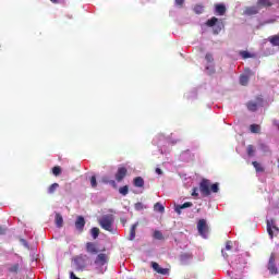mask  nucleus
Here are the masks:
<instances>
[{"label": "nucleus", "mask_w": 279, "mask_h": 279, "mask_svg": "<svg viewBox=\"0 0 279 279\" xmlns=\"http://www.w3.org/2000/svg\"><path fill=\"white\" fill-rule=\"evenodd\" d=\"M98 223L102 230H106L107 232H114V229L112 226H114V215L108 214L104 215L99 220Z\"/></svg>", "instance_id": "f257e3e1"}, {"label": "nucleus", "mask_w": 279, "mask_h": 279, "mask_svg": "<svg viewBox=\"0 0 279 279\" xmlns=\"http://www.w3.org/2000/svg\"><path fill=\"white\" fill-rule=\"evenodd\" d=\"M206 26L214 27L213 32L216 35L219 34L221 32V29H223V27H225L223 22L219 21V19H217L215 16L206 22Z\"/></svg>", "instance_id": "f03ea898"}, {"label": "nucleus", "mask_w": 279, "mask_h": 279, "mask_svg": "<svg viewBox=\"0 0 279 279\" xmlns=\"http://www.w3.org/2000/svg\"><path fill=\"white\" fill-rule=\"evenodd\" d=\"M256 101L254 100H250L248 102H246V108L250 112H256V110H258V107H263L264 104V99L263 96H257Z\"/></svg>", "instance_id": "7ed1b4c3"}, {"label": "nucleus", "mask_w": 279, "mask_h": 279, "mask_svg": "<svg viewBox=\"0 0 279 279\" xmlns=\"http://www.w3.org/2000/svg\"><path fill=\"white\" fill-rule=\"evenodd\" d=\"M199 191L204 197L210 195V181L208 179H203L199 183Z\"/></svg>", "instance_id": "20e7f679"}, {"label": "nucleus", "mask_w": 279, "mask_h": 279, "mask_svg": "<svg viewBox=\"0 0 279 279\" xmlns=\"http://www.w3.org/2000/svg\"><path fill=\"white\" fill-rule=\"evenodd\" d=\"M110 260V256L106 253H100L96 256L95 259V265H97L98 267H104V265H108Z\"/></svg>", "instance_id": "39448f33"}, {"label": "nucleus", "mask_w": 279, "mask_h": 279, "mask_svg": "<svg viewBox=\"0 0 279 279\" xmlns=\"http://www.w3.org/2000/svg\"><path fill=\"white\" fill-rule=\"evenodd\" d=\"M254 73H252V70L250 68L245 69V74L240 75V84L241 86H247L250 84V77H252Z\"/></svg>", "instance_id": "423d86ee"}, {"label": "nucleus", "mask_w": 279, "mask_h": 279, "mask_svg": "<svg viewBox=\"0 0 279 279\" xmlns=\"http://www.w3.org/2000/svg\"><path fill=\"white\" fill-rule=\"evenodd\" d=\"M267 232L270 239H274V236H277V234H279V229L274 225V220L267 221Z\"/></svg>", "instance_id": "0eeeda50"}, {"label": "nucleus", "mask_w": 279, "mask_h": 279, "mask_svg": "<svg viewBox=\"0 0 279 279\" xmlns=\"http://www.w3.org/2000/svg\"><path fill=\"white\" fill-rule=\"evenodd\" d=\"M197 230L201 236L206 238V234L208 233V225H206V221L204 219H201L197 223Z\"/></svg>", "instance_id": "6e6552de"}, {"label": "nucleus", "mask_w": 279, "mask_h": 279, "mask_svg": "<svg viewBox=\"0 0 279 279\" xmlns=\"http://www.w3.org/2000/svg\"><path fill=\"white\" fill-rule=\"evenodd\" d=\"M260 9H258L257 5L253 7H246L243 11L244 16H256V14H259Z\"/></svg>", "instance_id": "1a4fd4ad"}, {"label": "nucleus", "mask_w": 279, "mask_h": 279, "mask_svg": "<svg viewBox=\"0 0 279 279\" xmlns=\"http://www.w3.org/2000/svg\"><path fill=\"white\" fill-rule=\"evenodd\" d=\"M151 268L156 274H160V276H168L169 269L168 268H162L160 265L156 262H151Z\"/></svg>", "instance_id": "9d476101"}, {"label": "nucleus", "mask_w": 279, "mask_h": 279, "mask_svg": "<svg viewBox=\"0 0 279 279\" xmlns=\"http://www.w3.org/2000/svg\"><path fill=\"white\" fill-rule=\"evenodd\" d=\"M125 175H128V168L125 167L118 168V171L116 173L117 182H123V180L125 179Z\"/></svg>", "instance_id": "9b49d317"}, {"label": "nucleus", "mask_w": 279, "mask_h": 279, "mask_svg": "<svg viewBox=\"0 0 279 279\" xmlns=\"http://www.w3.org/2000/svg\"><path fill=\"white\" fill-rule=\"evenodd\" d=\"M84 226H86V220L84 216H78L75 221V228L78 232H84Z\"/></svg>", "instance_id": "f8f14e48"}, {"label": "nucleus", "mask_w": 279, "mask_h": 279, "mask_svg": "<svg viewBox=\"0 0 279 279\" xmlns=\"http://www.w3.org/2000/svg\"><path fill=\"white\" fill-rule=\"evenodd\" d=\"M86 252L88 254H98L99 250L97 248V244H95L94 242H87L86 243Z\"/></svg>", "instance_id": "ddd939ff"}, {"label": "nucleus", "mask_w": 279, "mask_h": 279, "mask_svg": "<svg viewBox=\"0 0 279 279\" xmlns=\"http://www.w3.org/2000/svg\"><path fill=\"white\" fill-rule=\"evenodd\" d=\"M74 263H75L77 269H85L86 268V259H84V256L75 257Z\"/></svg>", "instance_id": "4468645a"}, {"label": "nucleus", "mask_w": 279, "mask_h": 279, "mask_svg": "<svg viewBox=\"0 0 279 279\" xmlns=\"http://www.w3.org/2000/svg\"><path fill=\"white\" fill-rule=\"evenodd\" d=\"M271 5H274V2L270 0H257L256 2L258 10H263V8H271Z\"/></svg>", "instance_id": "2eb2a0df"}, {"label": "nucleus", "mask_w": 279, "mask_h": 279, "mask_svg": "<svg viewBox=\"0 0 279 279\" xmlns=\"http://www.w3.org/2000/svg\"><path fill=\"white\" fill-rule=\"evenodd\" d=\"M193 206V203L191 202H186L182 205H177L174 210L175 213H178L179 215H182V210H184V208H191Z\"/></svg>", "instance_id": "dca6fc26"}, {"label": "nucleus", "mask_w": 279, "mask_h": 279, "mask_svg": "<svg viewBox=\"0 0 279 279\" xmlns=\"http://www.w3.org/2000/svg\"><path fill=\"white\" fill-rule=\"evenodd\" d=\"M136 228H138V222L132 225L130 229L129 241H134V239H136Z\"/></svg>", "instance_id": "f3484780"}, {"label": "nucleus", "mask_w": 279, "mask_h": 279, "mask_svg": "<svg viewBox=\"0 0 279 279\" xmlns=\"http://www.w3.org/2000/svg\"><path fill=\"white\" fill-rule=\"evenodd\" d=\"M133 184L134 186H136L137 189H143L145 186V180L142 177H136L133 180Z\"/></svg>", "instance_id": "a211bd4d"}, {"label": "nucleus", "mask_w": 279, "mask_h": 279, "mask_svg": "<svg viewBox=\"0 0 279 279\" xmlns=\"http://www.w3.org/2000/svg\"><path fill=\"white\" fill-rule=\"evenodd\" d=\"M54 221H56L57 228H62V226H64V218H62V215L60 214H56Z\"/></svg>", "instance_id": "6ab92c4d"}, {"label": "nucleus", "mask_w": 279, "mask_h": 279, "mask_svg": "<svg viewBox=\"0 0 279 279\" xmlns=\"http://www.w3.org/2000/svg\"><path fill=\"white\" fill-rule=\"evenodd\" d=\"M252 165L257 173H265V167H263L258 161H253Z\"/></svg>", "instance_id": "aec40b11"}, {"label": "nucleus", "mask_w": 279, "mask_h": 279, "mask_svg": "<svg viewBox=\"0 0 279 279\" xmlns=\"http://www.w3.org/2000/svg\"><path fill=\"white\" fill-rule=\"evenodd\" d=\"M268 40L272 47H279V35L270 36Z\"/></svg>", "instance_id": "412c9836"}, {"label": "nucleus", "mask_w": 279, "mask_h": 279, "mask_svg": "<svg viewBox=\"0 0 279 279\" xmlns=\"http://www.w3.org/2000/svg\"><path fill=\"white\" fill-rule=\"evenodd\" d=\"M216 13L219 14V16H223V14H226V5L216 4Z\"/></svg>", "instance_id": "4be33fe9"}, {"label": "nucleus", "mask_w": 279, "mask_h": 279, "mask_svg": "<svg viewBox=\"0 0 279 279\" xmlns=\"http://www.w3.org/2000/svg\"><path fill=\"white\" fill-rule=\"evenodd\" d=\"M58 189H60V184H58V183H52V184L48 187V193H49V195H53V193H56V191H58Z\"/></svg>", "instance_id": "5701e85b"}, {"label": "nucleus", "mask_w": 279, "mask_h": 279, "mask_svg": "<svg viewBox=\"0 0 279 279\" xmlns=\"http://www.w3.org/2000/svg\"><path fill=\"white\" fill-rule=\"evenodd\" d=\"M250 130H251L252 134H258V133H260V125H258V124H251L250 125Z\"/></svg>", "instance_id": "b1692460"}, {"label": "nucleus", "mask_w": 279, "mask_h": 279, "mask_svg": "<svg viewBox=\"0 0 279 279\" xmlns=\"http://www.w3.org/2000/svg\"><path fill=\"white\" fill-rule=\"evenodd\" d=\"M128 193H130V186L124 185V186H122V187L119 189V194H120V195L125 196V195H128Z\"/></svg>", "instance_id": "393cba45"}, {"label": "nucleus", "mask_w": 279, "mask_h": 279, "mask_svg": "<svg viewBox=\"0 0 279 279\" xmlns=\"http://www.w3.org/2000/svg\"><path fill=\"white\" fill-rule=\"evenodd\" d=\"M154 239H156L157 241H162V239H165V235H162V232H160L159 230H156L153 234Z\"/></svg>", "instance_id": "a878e982"}, {"label": "nucleus", "mask_w": 279, "mask_h": 279, "mask_svg": "<svg viewBox=\"0 0 279 279\" xmlns=\"http://www.w3.org/2000/svg\"><path fill=\"white\" fill-rule=\"evenodd\" d=\"M194 12H195V14H203V13H204V5H202V4H196V5L194 7Z\"/></svg>", "instance_id": "bb28decb"}, {"label": "nucleus", "mask_w": 279, "mask_h": 279, "mask_svg": "<svg viewBox=\"0 0 279 279\" xmlns=\"http://www.w3.org/2000/svg\"><path fill=\"white\" fill-rule=\"evenodd\" d=\"M154 209L157 213H165V206H162V204H160V203H156L155 206H154Z\"/></svg>", "instance_id": "cd10ccee"}, {"label": "nucleus", "mask_w": 279, "mask_h": 279, "mask_svg": "<svg viewBox=\"0 0 279 279\" xmlns=\"http://www.w3.org/2000/svg\"><path fill=\"white\" fill-rule=\"evenodd\" d=\"M90 234H92L93 239H97L99 236V228H97V227L92 228Z\"/></svg>", "instance_id": "c85d7f7f"}, {"label": "nucleus", "mask_w": 279, "mask_h": 279, "mask_svg": "<svg viewBox=\"0 0 279 279\" xmlns=\"http://www.w3.org/2000/svg\"><path fill=\"white\" fill-rule=\"evenodd\" d=\"M52 173H53V175H56V177L60 175V173H62V168H60V166H54V167L52 168Z\"/></svg>", "instance_id": "c756f323"}, {"label": "nucleus", "mask_w": 279, "mask_h": 279, "mask_svg": "<svg viewBox=\"0 0 279 279\" xmlns=\"http://www.w3.org/2000/svg\"><path fill=\"white\" fill-rule=\"evenodd\" d=\"M209 191H211V193H219V183L211 184Z\"/></svg>", "instance_id": "7c9ffc66"}, {"label": "nucleus", "mask_w": 279, "mask_h": 279, "mask_svg": "<svg viewBox=\"0 0 279 279\" xmlns=\"http://www.w3.org/2000/svg\"><path fill=\"white\" fill-rule=\"evenodd\" d=\"M268 270L270 274H278V268L276 267V264H268Z\"/></svg>", "instance_id": "2f4dec72"}, {"label": "nucleus", "mask_w": 279, "mask_h": 279, "mask_svg": "<svg viewBox=\"0 0 279 279\" xmlns=\"http://www.w3.org/2000/svg\"><path fill=\"white\" fill-rule=\"evenodd\" d=\"M205 60H206V62H208L209 64H213V63L215 62V58H213V53H206Z\"/></svg>", "instance_id": "473e14b6"}, {"label": "nucleus", "mask_w": 279, "mask_h": 279, "mask_svg": "<svg viewBox=\"0 0 279 279\" xmlns=\"http://www.w3.org/2000/svg\"><path fill=\"white\" fill-rule=\"evenodd\" d=\"M240 56L244 59V60H247V58H252V53H250L248 51H241L240 52Z\"/></svg>", "instance_id": "72a5a7b5"}, {"label": "nucleus", "mask_w": 279, "mask_h": 279, "mask_svg": "<svg viewBox=\"0 0 279 279\" xmlns=\"http://www.w3.org/2000/svg\"><path fill=\"white\" fill-rule=\"evenodd\" d=\"M90 186L92 189H97V177H90Z\"/></svg>", "instance_id": "f704fd0d"}, {"label": "nucleus", "mask_w": 279, "mask_h": 279, "mask_svg": "<svg viewBox=\"0 0 279 279\" xmlns=\"http://www.w3.org/2000/svg\"><path fill=\"white\" fill-rule=\"evenodd\" d=\"M19 269H20L19 264H15V265H13V266L9 269V271H11V274H17V272H19Z\"/></svg>", "instance_id": "c9c22d12"}, {"label": "nucleus", "mask_w": 279, "mask_h": 279, "mask_svg": "<svg viewBox=\"0 0 279 279\" xmlns=\"http://www.w3.org/2000/svg\"><path fill=\"white\" fill-rule=\"evenodd\" d=\"M254 151H256L254 149V145H248L247 146V156H254Z\"/></svg>", "instance_id": "e433bc0d"}, {"label": "nucleus", "mask_w": 279, "mask_h": 279, "mask_svg": "<svg viewBox=\"0 0 279 279\" xmlns=\"http://www.w3.org/2000/svg\"><path fill=\"white\" fill-rule=\"evenodd\" d=\"M102 182H105V184H112V186H117V182H114V180L108 181V178H102Z\"/></svg>", "instance_id": "4c0bfd02"}, {"label": "nucleus", "mask_w": 279, "mask_h": 279, "mask_svg": "<svg viewBox=\"0 0 279 279\" xmlns=\"http://www.w3.org/2000/svg\"><path fill=\"white\" fill-rule=\"evenodd\" d=\"M268 265H276V255L275 254L270 255Z\"/></svg>", "instance_id": "58836bf2"}, {"label": "nucleus", "mask_w": 279, "mask_h": 279, "mask_svg": "<svg viewBox=\"0 0 279 279\" xmlns=\"http://www.w3.org/2000/svg\"><path fill=\"white\" fill-rule=\"evenodd\" d=\"M226 250H227L228 252H230V250H232V241H227V242H226Z\"/></svg>", "instance_id": "ea45409f"}, {"label": "nucleus", "mask_w": 279, "mask_h": 279, "mask_svg": "<svg viewBox=\"0 0 279 279\" xmlns=\"http://www.w3.org/2000/svg\"><path fill=\"white\" fill-rule=\"evenodd\" d=\"M197 191H199V189L193 187L192 197H198L199 193H197Z\"/></svg>", "instance_id": "a19ab883"}, {"label": "nucleus", "mask_w": 279, "mask_h": 279, "mask_svg": "<svg viewBox=\"0 0 279 279\" xmlns=\"http://www.w3.org/2000/svg\"><path fill=\"white\" fill-rule=\"evenodd\" d=\"M264 23H265V25L274 24V23H276V19L266 20Z\"/></svg>", "instance_id": "79ce46f5"}, {"label": "nucleus", "mask_w": 279, "mask_h": 279, "mask_svg": "<svg viewBox=\"0 0 279 279\" xmlns=\"http://www.w3.org/2000/svg\"><path fill=\"white\" fill-rule=\"evenodd\" d=\"M135 210H143V203H136Z\"/></svg>", "instance_id": "37998d69"}, {"label": "nucleus", "mask_w": 279, "mask_h": 279, "mask_svg": "<svg viewBox=\"0 0 279 279\" xmlns=\"http://www.w3.org/2000/svg\"><path fill=\"white\" fill-rule=\"evenodd\" d=\"M155 173H157V175H162V169L156 168Z\"/></svg>", "instance_id": "c03bdc74"}, {"label": "nucleus", "mask_w": 279, "mask_h": 279, "mask_svg": "<svg viewBox=\"0 0 279 279\" xmlns=\"http://www.w3.org/2000/svg\"><path fill=\"white\" fill-rule=\"evenodd\" d=\"M177 5H184V0H175Z\"/></svg>", "instance_id": "a18cd8bd"}, {"label": "nucleus", "mask_w": 279, "mask_h": 279, "mask_svg": "<svg viewBox=\"0 0 279 279\" xmlns=\"http://www.w3.org/2000/svg\"><path fill=\"white\" fill-rule=\"evenodd\" d=\"M0 234H5V228H2L1 226H0Z\"/></svg>", "instance_id": "49530a36"}, {"label": "nucleus", "mask_w": 279, "mask_h": 279, "mask_svg": "<svg viewBox=\"0 0 279 279\" xmlns=\"http://www.w3.org/2000/svg\"><path fill=\"white\" fill-rule=\"evenodd\" d=\"M221 254H222L223 258H228V254H226V253L223 252V250L221 251Z\"/></svg>", "instance_id": "de8ad7c7"}, {"label": "nucleus", "mask_w": 279, "mask_h": 279, "mask_svg": "<svg viewBox=\"0 0 279 279\" xmlns=\"http://www.w3.org/2000/svg\"><path fill=\"white\" fill-rule=\"evenodd\" d=\"M50 1L51 3H56V4L60 3V0H50Z\"/></svg>", "instance_id": "09e8293b"}, {"label": "nucleus", "mask_w": 279, "mask_h": 279, "mask_svg": "<svg viewBox=\"0 0 279 279\" xmlns=\"http://www.w3.org/2000/svg\"><path fill=\"white\" fill-rule=\"evenodd\" d=\"M189 255H186V254H184V255H182V258H186Z\"/></svg>", "instance_id": "8fccbe9b"}]
</instances>
